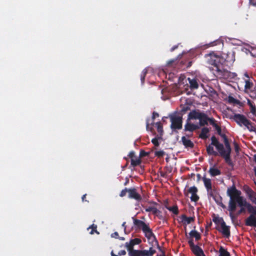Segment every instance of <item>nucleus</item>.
Instances as JSON below:
<instances>
[{
  "mask_svg": "<svg viewBox=\"0 0 256 256\" xmlns=\"http://www.w3.org/2000/svg\"><path fill=\"white\" fill-rule=\"evenodd\" d=\"M86 194H84V195H83V196H82V200L83 202H84V200H85V198H86Z\"/></svg>",
  "mask_w": 256,
  "mask_h": 256,
  "instance_id": "nucleus-61",
  "label": "nucleus"
},
{
  "mask_svg": "<svg viewBox=\"0 0 256 256\" xmlns=\"http://www.w3.org/2000/svg\"><path fill=\"white\" fill-rule=\"evenodd\" d=\"M209 132V130L208 128L204 127L202 129L201 132L199 137L202 139H206L208 138V134Z\"/></svg>",
  "mask_w": 256,
  "mask_h": 256,
  "instance_id": "nucleus-24",
  "label": "nucleus"
},
{
  "mask_svg": "<svg viewBox=\"0 0 256 256\" xmlns=\"http://www.w3.org/2000/svg\"><path fill=\"white\" fill-rule=\"evenodd\" d=\"M126 222H124L122 224V226L124 228V230L126 229Z\"/></svg>",
  "mask_w": 256,
  "mask_h": 256,
  "instance_id": "nucleus-62",
  "label": "nucleus"
},
{
  "mask_svg": "<svg viewBox=\"0 0 256 256\" xmlns=\"http://www.w3.org/2000/svg\"><path fill=\"white\" fill-rule=\"evenodd\" d=\"M250 200L256 204V193L254 192L252 194H251L248 196Z\"/></svg>",
  "mask_w": 256,
  "mask_h": 256,
  "instance_id": "nucleus-42",
  "label": "nucleus"
},
{
  "mask_svg": "<svg viewBox=\"0 0 256 256\" xmlns=\"http://www.w3.org/2000/svg\"><path fill=\"white\" fill-rule=\"evenodd\" d=\"M127 192H128V189L127 188H125L124 189L122 190L121 191L120 194V197L124 196L126 195Z\"/></svg>",
  "mask_w": 256,
  "mask_h": 256,
  "instance_id": "nucleus-47",
  "label": "nucleus"
},
{
  "mask_svg": "<svg viewBox=\"0 0 256 256\" xmlns=\"http://www.w3.org/2000/svg\"><path fill=\"white\" fill-rule=\"evenodd\" d=\"M189 234L190 237L194 238L196 240H198L201 238L200 234L196 230H191Z\"/></svg>",
  "mask_w": 256,
  "mask_h": 256,
  "instance_id": "nucleus-28",
  "label": "nucleus"
},
{
  "mask_svg": "<svg viewBox=\"0 0 256 256\" xmlns=\"http://www.w3.org/2000/svg\"><path fill=\"white\" fill-rule=\"evenodd\" d=\"M134 246L133 245L132 242H130V240L129 242H126L125 244V246L126 248L128 250V252H130V251L134 250L133 248Z\"/></svg>",
  "mask_w": 256,
  "mask_h": 256,
  "instance_id": "nucleus-36",
  "label": "nucleus"
},
{
  "mask_svg": "<svg viewBox=\"0 0 256 256\" xmlns=\"http://www.w3.org/2000/svg\"><path fill=\"white\" fill-rule=\"evenodd\" d=\"M234 120L238 124L240 125V114H235Z\"/></svg>",
  "mask_w": 256,
  "mask_h": 256,
  "instance_id": "nucleus-46",
  "label": "nucleus"
},
{
  "mask_svg": "<svg viewBox=\"0 0 256 256\" xmlns=\"http://www.w3.org/2000/svg\"><path fill=\"white\" fill-rule=\"evenodd\" d=\"M147 74V70L144 69L142 72L140 74V80L142 84H143L144 82L145 77L146 76V74Z\"/></svg>",
  "mask_w": 256,
  "mask_h": 256,
  "instance_id": "nucleus-40",
  "label": "nucleus"
},
{
  "mask_svg": "<svg viewBox=\"0 0 256 256\" xmlns=\"http://www.w3.org/2000/svg\"><path fill=\"white\" fill-rule=\"evenodd\" d=\"M243 190L246 192L247 196L248 197L249 196L254 192L249 186H244L243 188Z\"/></svg>",
  "mask_w": 256,
  "mask_h": 256,
  "instance_id": "nucleus-34",
  "label": "nucleus"
},
{
  "mask_svg": "<svg viewBox=\"0 0 256 256\" xmlns=\"http://www.w3.org/2000/svg\"><path fill=\"white\" fill-rule=\"evenodd\" d=\"M199 128L198 125L188 122L184 126V130L192 132Z\"/></svg>",
  "mask_w": 256,
  "mask_h": 256,
  "instance_id": "nucleus-18",
  "label": "nucleus"
},
{
  "mask_svg": "<svg viewBox=\"0 0 256 256\" xmlns=\"http://www.w3.org/2000/svg\"><path fill=\"white\" fill-rule=\"evenodd\" d=\"M152 247H150L148 250H142L143 256H153L156 252V250Z\"/></svg>",
  "mask_w": 256,
  "mask_h": 256,
  "instance_id": "nucleus-21",
  "label": "nucleus"
},
{
  "mask_svg": "<svg viewBox=\"0 0 256 256\" xmlns=\"http://www.w3.org/2000/svg\"><path fill=\"white\" fill-rule=\"evenodd\" d=\"M211 124L212 125L217 131L218 134H220L222 132L221 128L215 123L214 120H211Z\"/></svg>",
  "mask_w": 256,
  "mask_h": 256,
  "instance_id": "nucleus-35",
  "label": "nucleus"
},
{
  "mask_svg": "<svg viewBox=\"0 0 256 256\" xmlns=\"http://www.w3.org/2000/svg\"><path fill=\"white\" fill-rule=\"evenodd\" d=\"M165 207L167 210L172 212L174 214H178V208L176 205H174L172 206H165Z\"/></svg>",
  "mask_w": 256,
  "mask_h": 256,
  "instance_id": "nucleus-30",
  "label": "nucleus"
},
{
  "mask_svg": "<svg viewBox=\"0 0 256 256\" xmlns=\"http://www.w3.org/2000/svg\"><path fill=\"white\" fill-rule=\"evenodd\" d=\"M152 142L155 146H158L160 144L158 140L156 138H153L152 140Z\"/></svg>",
  "mask_w": 256,
  "mask_h": 256,
  "instance_id": "nucleus-50",
  "label": "nucleus"
},
{
  "mask_svg": "<svg viewBox=\"0 0 256 256\" xmlns=\"http://www.w3.org/2000/svg\"><path fill=\"white\" fill-rule=\"evenodd\" d=\"M198 192L197 188L195 186H192L188 188V192L184 191V193L186 196H188V193L192 194L190 196V200L192 202H196L199 200V196H198L196 193Z\"/></svg>",
  "mask_w": 256,
  "mask_h": 256,
  "instance_id": "nucleus-7",
  "label": "nucleus"
},
{
  "mask_svg": "<svg viewBox=\"0 0 256 256\" xmlns=\"http://www.w3.org/2000/svg\"><path fill=\"white\" fill-rule=\"evenodd\" d=\"M211 144L206 146V152L208 155L214 156H218L219 152L214 150V148Z\"/></svg>",
  "mask_w": 256,
  "mask_h": 256,
  "instance_id": "nucleus-22",
  "label": "nucleus"
},
{
  "mask_svg": "<svg viewBox=\"0 0 256 256\" xmlns=\"http://www.w3.org/2000/svg\"><path fill=\"white\" fill-rule=\"evenodd\" d=\"M217 230L226 237L229 236L230 235L229 228L226 226L225 222H223L222 224H221L220 228H217Z\"/></svg>",
  "mask_w": 256,
  "mask_h": 256,
  "instance_id": "nucleus-14",
  "label": "nucleus"
},
{
  "mask_svg": "<svg viewBox=\"0 0 256 256\" xmlns=\"http://www.w3.org/2000/svg\"><path fill=\"white\" fill-rule=\"evenodd\" d=\"M241 51L246 54L250 53L252 57L256 58V48L251 47L248 44H241Z\"/></svg>",
  "mask_w": 256,
  "mask_h": 256,
  "instance_id": "nucleus-8",
  "label": "nucleus"
},
{
  "mask_svg": "<svg viewBox=\"0 0 256 256\" xmlns=\"http://www.w3.org/2000/svg\"><path fill=\"white\" fill-rule=\"evenodd\" d=\"M228 102L230 104H240V101L237 100H236L232 96H229L228 98Z\"/></svg>",
  "mask_w": 256,
  "mask_h": 256,
  "instance_id": "nucleus-39",
  "label": "nucleus"
},
{
  "mask_svg": "<svg viewBox=\"0 0 256 256\" xmlns=\"http://www.w3.org/2000/svg\"><path fill=\"white\" fill-rule=\"evenodd\" d=\"M188 80L189 81L190 88L192 90L196 89L198 88V84L196 80L188 78Z\"/></svg>",
  "mask_w": 256,
  "mask_h": 256,
  "instance_id": "nucleus-26",
  "label": "nucleus"
},
{
  "mask_svg": "<svg viewBox=\"0 0 256 256\" xmlns=\"http://www.w3.org/2000/svg\"><path fill=\"white\" fill-rule=\"evenodd\" d=\"M128 256H143L142 250H136L130 252Z\"/></svg>",
  "mask_w": 256,
  "mask_h": 256,
  "instance_id": "nucleus-31",
  "label": "nucleus"
},
{
  "mask_svg": "<svg viewBox=\"0 0 256 256\" xmlns=\"http://www.w3.org/2000/svg\"><path fill=\"white\" fill-rule=\"evenodd\" d=\"M180 218L182 220V222L184 224L186 225L188 224L194 220V217H187L185 214L182 215L180 217Z\"/></svg>",
  "mask_w": 256,
  "mask_h": 256,
  "instance_id": "nucleus-19",
  "label": "nucleus"
},
{
  "mask_svg": "<svg viewBox=\"0 0 256 256\" xmlns=\"http://www.w3.org/2000/svg\"><path fill=\"white\" fill-rule=\"evenodd\" d=\"M89 228H92V230L91 232H90V234H94V232H96V234H99V232L97 231L96 230V228H97V226L96 224H92L88 228V229Z\"/></svg>",
  "mask_w": 256,
  "mask_h": 256,
  "instance_id": "nucleus-38",
  "label": "nucleus"
},
{
  "mask_svg": "<svg viewBox=\"0 0 256 256\" xmlns=\"http://www.w3.org/2000/svg\"><path fill=\"white\" fill-rule=\"evenodd\" d=\"M132 218L134 222V224L136 230H140L142 232H144L148 227L149 226L148 224H146L144 222L134 218V217H132Z\"/></svg>",
  "mask_w": 256,
  "mask_h": 256,
  "instance_id": "nucleus-9",
  "label": "nucleus"
},
{
  "mask_svg": "<svg viewBox=\"0 0 256 256\" xmlns=\"http://www.w3.org/2000/svg\"><path fill=\"white\" fill-rule=\"evenodd\" d=\"M160 250L162 252V254H160V256L157 255L156 256H166L164 252V250H162V249H161V250Z\"/></svg>",
  "mask_w": 256,
  "mask_h": 256,
  "instance_id": "nucleus-58",
  "label": "nucleus"
},
{
  "mask_svg": "<svg viewBox=\"0 0 256 256\" xmlns=\"http://www.w3.org/2000/svg\"><path fill=\"white\" fill-rule=\"evenodd\" d=\"M126 254V252L125 250H121L118 253V256H124Z\"/></svg>",
  "mask_w": 256,
  "mask_h": 256,
  "instance_id": "nucleus-55",
  "label": "nucleus"
},
{
  "mask_svg": "<svg viewBox=\"0 0 256 256\" xmlns=\"http://www.w3.org/2000/svg\"><path fill=\"white\" fill-rule=\"evenodd\" d=\"M130 161V164L134 167L139 166L142 162V160L140 158H134V160H131Z\"/></svg>",
  "mask_w": 256,
  "mask_h": 256,
  "instance_id": "nucleus-32",
  "label": "nucleus"
},
{
  "mask_svg": "<svg viewBox=\"0 0 256 256\" xmlns=\"http://www.w3.org/2000/svg\"><path fill=\"white\" fill-rule=\"evenodd\" d=\"M154 206H145V210L146 212H151L152 210H153L154 208Z\"/></svg>",
  "mask_w": 256,
  "mask_h": 256,
  "instance_id": "nucleus-49",
  "label": "nucleus"
},
{
  "mask_svg": "<svg viewBox=\"0 0 256 256\" xmlns=\"http://www.w3.org/2000/svg\"><path fill=\"white\" fill-rule=\"evenodd\" d=\"M156 125L157 128V130L158 133L160 134L163 132L162 125L160 122L156 123Z\"/></svg>",
  "mask_w": 256,
  "mask_h": 256,
  "instance_id": "nucleus-37",
  "label": "nucleus"
},
{
  "mask_svg": "<svg viewBox=\"0 0 256 256\" xmlns=\"http://www.w3.org/2000/svg\"><path fill=\"white\" fill-rule=\"evenodd\" d=\"M154 214L158 216L161 212L154 206L152 212Z\"/></svg>",
  "mask_w": 256,
  "mask_h": 256,
  "instance_id": "nucleus-48",
  "label": "nucleus"
},
{
  "mask_svg": "<svg viewBox=\"0 0 256 256\" xmlns=\"http://www.w3.org/2000/svg\"><path fill=\"white\" fill-rule=\"evenodd\" d=\"M241 124L244 126L250 132L254 131V130L250 122L246 119L244 116L242 115H241Z\"/></svg>",
  "mask_w": 256,
  "mask_h": 256,
  "instance_id": "nucleus-12",
  "label": "nucleus"
},
{
  "mask_svg": "<svg viewBox=\"0 0 256 256\" xmlns=\"http://www.w3.org/2000/svg\"><path fill=\"white\" fill-rule=\"evenodd\" d=\"M252 214L250 215L249 217H248L246 220V224L247 226H256V214Z\"/></svg>",
  "mask_w": 256,
  "mask_h": 256,
  "instance_id": "nucleus-13",
  "label": "nucleus"
},
{
  "mask_svg": "<svg viewBox=\"0 0 256 256\" xmlns=\"http://www.w3.org/2000/svg\"><path fill=\"white\" fill-rule=\"evenodd\" d=\"M220 256H230V253L222 246H220L219 250Z\"/></svg>",
  "mask_w": 256,
  "mask_h": 256,
  "instance_id": "nucleus-33",
  "label": "nucleus"
},
{
  "mask_svg": "<svg viewBox=\"0 0 256 256\" xmlns=\"http://www.w3.org/2000/svg\"><path fill=\"white\" fill-rule=\"evenodd\" d=\"M234 58L232 54H224L220 56L212 52L204 56V62L206 64L213 66L214 74L219 79L230 80L236 76L235 73L227 70L233 64Z\"/></svg>",
  "mask_w": 256,
  "mask_h": 256,
  "instance_id": "nucleus-1",
  "label": "nucleus"
},
{
  "mask_svg": "<svg viewBox=\"0 0 256 256\" xmlns=\"http://www.w3.org/2000/svg\"><path fill=\"white\" fill-rule=\"evenodd\" d=\"M196 176L198 178V180H200L201 178V175L200 174H198L197 175H196Z\"/></svg>",
  "mask_w": 256,
  "mask_h": 256,
  "instance_id": "nucleus-60",
  "label": "nucleus"
},
{
  "mask_svg": "<svg viewBox=\"0 0 256 256\" xmlns=\"http://www.w3.org/2000/svg\"><path fill=\"white\" fill-rule=\"evenodd\" d=\"M202 112L196 110L190 112L188 115V120H198Z\"/></svg>",
  "mask_w": 256,
  "mask_h": 256,
  "instance_id": "nucleus-16",
  "label": "nucleus"
},
{
  "mask_svg": "<svg viewBox=\"0 0 256 256\" xmlns=\"http://www.w3.org/2000/svg\"><path fill=\"white\" fill-rule=\"evenodd\" d=\"M202 180L207 191H209L208 190H211L212 188L211 180L206 178V177H204L202 178Z\"/></svg>",
  "mask_w": 256,
  "mask_h": 256,
  "instance_id": "nucleus-23",
  "label": "nucleus"
},
{
  "mask_svg": "<svg viewBox=\"0 0 256 256\" xmlns=\"http://www.w3.org/2000/svg\"><path fill=\"white\" fill-rule=\"evenodd\" d=\"M214 198H213L215 202L218 205L221 206L224 209L226 208V205H224L222 202V197L219 194H217L216 196H214Z\"/></svg>",
  "mask_w": 256,
  "mask_h": 256,
  "instance_id": "nucleus-20",
  "label": "nucleus"
},
{
  "mask_svg": "<svg viewBox=\"0 0 256 256\" xmlns=\"http://www.w3.org/2000/svg\"><path fill=\"white\" fill-rule=\"evenodd\" d=\"M198 120L200 121V126H204L208 124V122L211 124V120H214L213 118H209L206 114L202 112Z\"/></svg>",
  "mask_w": 256,
  "mask_h": 256,
  "instance_id": "nucleus-10",
  "label": "nucleus"
},
{
  "mask_svg": "<svg viewBox=\"0 0 256 256\" xmlns=\"http://www.w3.org/2000/svg\"><path fill=\"white\" fill-rule=\"evenodd\" d=\"M209 191H207L208 192V196L212 198H214V196H216L218 194H214V190H212V188L211 190H208Z\"/></svg>",
  "mask_w": 256,
  "mask_h": 256,
  "instance_id": "nucleus-45",
  "label": "nucleus"
},
{
  "mask_svg": "<svg viewBox=\"0 0 256 256\" xmlns=\"http://www.w3.org/2000/svg\"><path fill=\"white\" fill-rule=\"evenodd\" d=\"M130 242H132L134 246L136 244H139L140 243H141L142 240L140 238H135L134 239H132L130 240Z\"/></svg>",
  "mask_w": 256,
  "mask_h": 256,
  "instance_id": "nucleus-44",
  "label": "nucleus"
},
{
  "mask_svg": "<svg viewBox=\"0 0 256 256\" xmlns=\"http://www.w3.org/2000/svg\"><path fill=\"white\" fill-rule=\"evenodd\" d=\"M175 62L174 60H172L168 62V65L170 66Z\"/></svg>",
  "mask_w": 256,
  "mask_h": 256,
  "instance_id": "nucleus-57",
  "label": "nucleus"
},
{
  "mask_svg": "<svg viewBox=\"0 0 256 256\" xmlns=\"http://www.w3.org/2000/svg\"><path fill=\"white\" fill-rule=\"evenodd\" d=\"M188 243L190 245V248L194 247L196 246L194 243L193 239L192 238L188 240Z\"/></svg>",
  "mask_w": 256,
  "mask_h": 256,
  "instance_id": "nucleus-52",
  "label": "nucleus"
},
{
  "mask_svg": "<svg viewBox=\"0 0 256 256\" xmlns=\"http://www.w3.org/2000/svg\"><path fill=\"white\" fill-rule=\"evenodd\" d=\"M247 103L250 106V112L252 114L255 115L256 114V107L255 105L248 98H247Z\"/></svg>",
  "mask_w": 256,
  "mask_h": 256,
  "instance_id": "nucleus-27",
  "label": "nucleus"
},
{
  "mask_svg": "<svg viewBox=\"0 0 256 256\" xmlns=\"http://www.w3.org/2000/svg\"><path fill=\"white\" fill-rule=\"evenodd\" d=\"M212 220L214 222V224L217 226H221V224H222L223 222H224V220L222 218L216 216H213Z\"/></svg>",
  "mask_w": 256,
  "mask_h": 256,
  "instance_id": "nucleus-29",
  "label": "nucleus"
},
{
  "mask_svg": "<svg viewBox=\"0 0 256 256\" xmlns=\"http://www.w3.org/2000/svg\"><path fill=\"white\" fill-rule=\"evenodd\" d=\"M226 195L230 198L228 210L230 212V216L233 222L237 221L238 215L240 214V210L236 213L238 206H240V191L238 190L234 184L232 186L228 188Z\"/></svg>",
  "mask_w": 256,
  "mask_h": 256,
  "instance_id": "nucleus-2",
  "label": "nucleus"
},
{
  "mask_svg": "<svg viewBox=\"0 0 256 256\" xmlns=\"http://www.w3.org/2000/svg\"><path fill=\"white\" fill-rule=\"evenodd\" d=\"M111 236H112V238H118V236H118V232H114V233H112V234Z\"/></svg>",
  "mask_w": 256,
  "mask_h": 256,
  "instance_id": "nucleus-54",
  "label": "nucleus"
},
{
  "mask_svg": "<svg viewBox=\"0 0 256 256\" xmlns=\"http://www.w3.org/2000/svg\"><path fill=\"white\" fill-rule=\"evenodd\" d=\"M159 116V114L156 112H154L153 113H152V119L153 120H154L156 118V117H158Z\"/></svg>",
  "mask_w": 256,
  "mask_h": 256,
  "instance_id": "nucleus-53",
  "label": "nucleus"
},
{
  "mask_svg": "<svg viewBox=\"0 0 256 256\" xmlns=\"http://www.w3.org/2000/svg\"><path fill=\"white\" fill-rule=\"evenodd\" d=\"M111 255H112V256H118V255H116V254H114V253L113 251H112V252H111Z\"/></svg>",
  "mask_w": 256,
  "mask_h": 256,
  "instance_id": "nucleus-64",
  "label": "nucleus"
},
{
  "mask_svg": "<svg viewBox=\"0 0 256 256\" xmlns=\"http://www.w3.org/2000/svg\"><path fill=\"white\" fill-rule=\"evenodd\" d=\"M192 62H189L187 68L190 67L192 66Z\"/></svg>",
  "mask_w": 256,
  "mask_h": 256,
  "instance_id": "nucleus-63",
  "label": "nucleus"
},
{
  "mask_svg": "<svg viewBox=\"0 0 256 256\" xmlns=\"http://www.w3.org/2000/svg\"><path fill=\"white\" fill-rule=\"evenodd\" d=\"M209 173L210 174L211 176H216L220 175L221 174V172L220 170L216 168L212 167L209 170Z\"/></svg>",
  "mask_w": 256,
  "mask_h": 256,
  "instance_id": "nucleus-25",
  "label": "nucleus"
},
{
  "mask_svg": "<svg viewBox=\"0 0 256 256\" xmlns=\"http://www.w3.org/2000/svg\"><path fill=\"white\" fill-rule=\"evenodd\" d=\"M182 142L183 145L186 148H193L194 147V144L190 140L186 138L184 136L182 138Z\"/></svg>",
  "mask_w": 256,
  "mask_h": 256,
  "instance_id": "nucleus-17",
  "label": "nucleus"
},
{
  "mask_svg": "<svg viewBox=\"0 0 256 256\" xmlns=\"http://www.w3.org/2000/svg\"><path fill=\"white\" fill-rule=\"evenodd\" d=\"M223 140L226 148H224L223 144L220 143L216 137L214 136L211 138V144L215 146L219 152V154L223 158L226 162L230 164L232 162L230 159L231 147L228 142V140L226 135L223 133L219 134Z\"/></svg>",
  "mask_w": 256,
  "mask_h": 256,
  "instance_id": "nucleus-3",
  "label": "nucleus"
},
{
  "mask_svg": "<svg viewBox=\"0 0 256 256\" xmlns=\"http://www.w3.org/2000/svg\"><path fill=\"white\" fill-rule=\"evenodd\" d=\"M170 120L171 122L170 128L172 130H180L182 128V116H171Z\"/></svg>",
  "mask_w": 256,
  "mask_h": 256,
  "instance_id": "nucleus-6",
  "label": "nucleus"
},
{
  "mask_svg": "<svg viewBox=\"0 0 256 256\" xmlns=\"http://www.w3.org/2000/svg\"><path fill=\"white\" fill-rule=\"evenodd\" d=\"M128 197L138 201L142 200V196L138 194L135 188L128 189Z\"/></svg>",
  "mask_w": 256,
  "mask_h": 256,
  "instance_id": "nucleus-11",
  "label": "nucleus"
},
{
  "mask_svg": "<svg viewBox=\"0 0 256 256\" xmlns=\"http://www.w3.org/2000/svg\"><path fill=\"white\" fill-rule=\"evenodd\" d=\"M128 156L130 158L131 160H134L136 158L135 153L134 151H131L129 153Z\"/></svg>",
  "mask_w": 256,
  "mask_h": 256,
  "instance_id": "nucleus-51",
  "label": "nucleus"
},
{
  "mask_svg": "<svg viewBox=\"0 0 256 256\" xmlns=\"http://www.w3.org/2000/svg\"><path fill=\"white\" fill-rule=\"evenodd\" d=\"M165 154V152L164 150H158L154 152V155L158 158L162 157Z\"/></svg>",
  "mask_w": 256,
  "mask_h": 256,
  "instance_id": "nucleus-43",
  "label": "nucleus"
},
{
  "mask_svg": "<svg viewBox=\"0 0 256 256\" xmlns=\"http://www.w3.org/2000/svg\"><path fill=\"white\" fill-rule=\"evenodd\" d=\"M178 48V45H176V46H173L170 48V52H173V51H174V50H176Z\"/></svg>",
  "mask_w": 256,
  "mask_h": 256,
  "instance_id": "nucleus-56",
  "label": "nucleus"
},
{
  "mask_svg": "<svg viewBox=\"0 0 256 256\" xmlns=\"http://www.w3.org/2000/svg\"><path fill=\"white\" fill-rule=\"evenodd\" d=\"M143 232L145 236L148 238L149 243L151 244L152 246H156L159 250H161L158 242L150 226H148Z\"/></svg>",
  "mask_w": 256,
  "mask_h": 256,
  "instance_id": "nucleus-5",
  "label": "nucleus"
},
{
  "mask_svg": "<svg viewBox=\"0 0 256 256\" xmlns=\"http://www.w3.org/2000/svg\"><path fill=\"white\" fill-rule=\"evenodd\" d=\"M235 150H236V151L237 152H238V144H235Z\"/></svg>",
  "mask_w": 256,
  "mask_h": 256,
  "instance_id": "nucleus-59",
  "label": "nucleus"
},
{
  "mask_svg": "<svg viewBox=\"0 0 256 256\" xmlns=\"http://www.w3.org/2000/svg\"><path fill=\"white\" fill-rule=\"evenodd\" d=\"M242 90L253 98H256V86L252 74L248 72H244L241 80Z\"/></svg>",
  "mask_w": 256,
  "mask_h": 256,
  "instance_id": "nucleus-4",
  "label": "nucleus"
},
{
  "mask_svg": "<svg viewBox=\"0 0 256 256\" xmlns=\"http://www.w3.org/2000/svg\"><path fill=\"white\" fill-rule=\"evenodd\" d=\"M190 250L196 256H206L202 248L197 245L191 248Z\"/></svg>",
  "mask_w": 256,
  "mask_h": 256,
  "instance_id": "nucleus-15",
  "label": "nucleus"
},
{
  "mask_svg": "<svg viewBox=\"0 0 256 256\" xmlns=\"http://www.w3.org/2000/svg\"><path fill=\"white\" fill-rule=\"evenodd\" d=\"M150 154V152H145L144 150H141L140 152L139 158H142L148 156Z\"/></svg>",
  "mask_w": 256,
  "mask_h": 256,
  "instance_id": "nucleus-41",
  "label": "nucleus"
}]
</instances>
